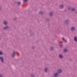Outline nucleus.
<instances>
[{
	"instance_id": "nucleus-3",
	"label": "nucleus",
	"mask_w": 77,
	"mask_h": 77,
	"mask_svg": "<svg viewBox=\"0 0 77 77\" xmlns=\"http://www.w3.org/2000/svg\"><path fill=\"white\" fill-rule=\"evenodd\" d=\"M57 75H58V73H57L54 75V77H57Z\"/></svg>"
},
{
	"instance_id": "nucleus-4",
	"label": "nucleus",
	"mask_w": 77,
	"mask_h": 77,
	"mask_svg": "<svg viewBox=\"0 0 77 77\" xmlns=\"http://www.w3.org/2000/svg\"><path fill=\"white\" fill-rule=\"evenodd\" d=\"M0 59L1 60V61L2 62H4L3 58V57H0Z\"/></svg>"
},
{
	"instance_id": "nucleus-10",
	"label": "nucleus",
	"mask_w": 77,
	"mask_h": 77,
	"mask_svg": "<svg viewBox=\"0 0 77 77\" xmlns=\"http://www.w3.org/2000/svg\"><path fill=\"white\" fill-rule=\"evenodd\" d=\"M74 39L76 42H77V38L76 37H75Z\"/></svg>"
},
{
	"instance_id": "nucleus-22",
	"label": "nucleus",
	"mask_w": 77,
	"mask_h": 77,
	"mask_svg": "<svg viewBox=\"0 0 77 77\" xmlns=\"http://www.w3.org/2000/svg\"><path fill=\"white\" fill-rule=\"evenodd\" d=\"M2 77V75H0V77Z\"/></svg>"
},
{
	"instance_id": "nucleus-9",
	"label": "nucleus",
	"mask_w": 77,
	"mask_h": 77,
	"mask_svg": "<svg viewBox=\"0 0 77 77\" xmlns=\"http://www.w3.org/2000/svg\"><path fill=\"white\" fill-rule=\"evenodd\" d=\"M48 71V69L47 68H45V71L47 72Z\"/></svg>"
},
{
	"instance_id": "nucleus-18",
	"label": "nucleus",
	"mask_w": 77,
	"mask_h": 77,
	"mask_svg": "<svg viewBox=\"0 0 77 77\" xmlns=\"http://www.w3.org/2000/svg\"><path fill=\"white\" fill-rule=\"evenodd\" d=\"M72 11H74L75 10V8H72Z\"/></svg>"
},
{
	"instance_id": "nucleus-8",
	"label": "nucleus",
	"mask_w": 77,
	"mask_h": 77,
	"mask_svg": "<svg viewBox=\"0 0 77 77\" xmlns=\"http://www.w3.org/2000/svg\"><path fill=\"white\" fill-rule=\"evenodd\" d=\"M8 28H9L8 26H6L5 27H4V30H6V29H8Z\"/></svg>"
},
{
	"instance_id": "nucleus-13",
	"label": "nucleus",
	"mask_w": 77,
	"mask_h": 77,
	"mask_svg": "<svg viewBox=\"0 0 77 77\" xmlns=\"http://www.w3.org/2000/svg\"><path fill=\"white\" fill-rule=\"evenodd\" d=\"M67 50L66 49H65L64 50V52H67Z\"/></svg>"
},
{
	"instance_id": "nucleus-12",
	"label": "nucleus",
	"mask_w": 77,
	"mask_h": 77,
	"mask_svg": "<svg viewBox=\"0 0 77 77\" xmlns=\"http://www.w3.org/2000/svg\"><path fill=\"white\" fill-rule=\"evenodd\" d=\"M50 15H52L53 14V12H51L50 13Z\"/></svg>"
},
{
	"instance_id": "nucleus-11",
	"label": "nucleus",
	"mask_w": 77,
	"mask_h": 77,
	"mask_svg": "<svg viewBox=\"0 0 77 77\" xmlns=\"http://www.w3.org/2000/svg\"><path fill=\"white\" fill-rule=\"evenodd\" d=\"M13 57H14L15 56V52H13V53L12 54Z\"/></svg>"
},
{
	"instance_id": "nucleus-23",
	"label": "nucleus",
	"mask_w": 77,
	"mask_h": 77,
	"mask_svg": "<svg viewBox=\"0 0 77 77\" xmlns=\"http://www.w3.org/2000/svg\"><path fill=\"white\" fill-rule=\"evenodd\" d=\"M70 8V7H69L68 8V9H69V8Z\"/></svg>"
},
{
	"instance_id": "nucleus-20",
	"label": "nucleus",
	"mask_w": 77,
	"mask_h": 77,
	"mask_svg": "<svg viewBox=\"0 0 77 77\" xmlns=\"http://www.w3.org/2000/svg\"><path fill=\"white\" fill-rule=\"evenodd\" d=\"M24 1L25 2H27V0H24Z\"/></svg>"
},
{
	"instance_id": "nucleus-6",
	"label": "nucleus",
	"mask_w": 77,
	"mask_h": 77,
	"mask_svg": "<svg viewBox=\"0 0 77 77\" xmlns=\"http://www.w3.org/2000/svg\"><path fill=\"white\" fill-rule=\"evenodd\" d=\"M59 57L60 58H61V59H62V58H63V56H62V55L60 54L59 55Z\"/></svg>"
},
{
	"instance_id": "nucleus-2",
	"label": "nucleus",
	"mask_w": 77,
	"mask_h": 77,
	"mask_svg": "<svg viewBox=\"0 0 77 77\" xmlns=\"http://www.w3.org/2000/svg\"><path fill=\"white\" fill-rule=\"evenodd\" d=\"M62 72V70L60 69H59L58 70V73H61Z\"/></svg>"
},
{
	"instance_id": "nucleus-7",
	"label": "nucleus",
	"mask_w": 77,
	"mask_h": 77,
	"mask_svg": "<svg viewBox=\"0 0 77 77\" xmlns=\"http://www.w3.org/2000/svg\"><path fill=\"white\" fill-rule=\"evenodd\" d=\"M3 23L4 24H5V25H6V24H8V22H6V21H4Z\"/></svg>"
},
{
	"instance_id": "nucleus-14",
	"label": "nucleus",
	"mask_w": 77,
	"mask_h": 77,
	"mask_svg": "<svg viewBox=\"0 0 77 77\" xmlns=\"http://www.w3.org/2000/svg\"><path fill=\"white\" fill-rule=\"evenodd\" d=\"M62 39H63V40H64V42H66V41H65V39L64 38H63Z\"/></svg>"
},
{
	"instance_id": "nucleus-16",
	"label": "nucleus",
	"mask_w": 77,
	"mask_h": 77,
	"mask_svg": "<svg viewBox=\"0 0 77 77\" xmlns=\"http://www.w3.org/2000/svg\"><path fill=\"white\" fill-rule=\"evenodd\" d=\"M20 4H21V2H19L17 3V5H20Z\"/></svg>"
},
{
	"instance_id": "nucleus-1",
	"label": "nucleus",
	"mask_w": 77,
	"mask_h": 77,
	"mask_svg": "<svg viewBox=\"0 0 77 77\" xmlns=\"http://www.w3.org/2000/svg\"><path fill=\"white\" fill-rule=\"evenodd\" d=\"M60 9H63V6L62 5H61L60 6Z\"/></svg>"
},
{
	"instance_id": "nucleus-17",
	"label": "nucleus",
	"mask_w": 77,
	"mask_h": 77,
	"mask_svg": "<svg viewBox=\"0 0 77 77\" xmlns=\"http://www.w3.org/2000/svg\"><path fill=\"white\" fill-rule=\"evenodd\" d=\"M53 48L51 47V50H53Z\"/></svg>"
},
{
	"instance_id": "nucleus-19",
	"label": "nucleus",
	"mask_w": 77,
	"mask_h": 77,
	"mask_svg": "<svg viewBox=\"0 0 77 77\" xmlns=\"http://www.w3.org/2000/svg\"><path fill=\"white\" fill-rule=\"evenodd\" d=\"M31 77H34V75H31Z\"/></svg>"
},
{
	"instance_id": "nucleus-5",
	"label": "nucleus",
	"mask_w": 77,
	"mask_h": 77,
	"mask_svg": "<svg viewBox=\"0 0 77 77\" xmlns=\"http://www.w3.org/2000/svg\"><path fill=\"white\" fill-rule=\"evenodd\" d=\"M71 30L72 31H73L75 30V28L74 27H72V28L71 29Z\"/></svg>"
},
{
	"instance_id": "nucleus-21",
	"label": "nucleus",
	"mask_w": 77,
	"mask_h": 77,
	"mask_svg": "<svg viewBox=\"0 0 77 77\" xmlns=\"http://www.w3.org/2000/svg\"><path fill=\"white\" fill-rule=\"evenodd\" d=\"M42 12H39V13L40 14H42Z\"/></svg>"
},
{
	"instance_id": "nucleus-15",
	"label": "nucleus",
	"mask_w": 77,
	"mask_h": 77,
	"mask_svg": "<svg viewBox=\"0 0 77 77\" xmlns=\"http://www.w3.org/2000/svg\"><path fill=\"white\" fill-rule=\"evenodd\" d=\"M3 52L2 51H0V54L2 55V54H3Z\"/></svg>"
}]
</instances>
